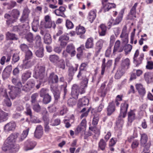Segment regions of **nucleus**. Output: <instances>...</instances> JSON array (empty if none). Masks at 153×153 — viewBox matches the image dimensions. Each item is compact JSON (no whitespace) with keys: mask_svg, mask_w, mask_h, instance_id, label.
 I'll return each instance as SVG.
<instances>
[{"mask_svg":"<svg viewBox=\"0 0 153 153\" xmlns=\"http://www.w3.org/2000/svg\"><path fill=\"white\" fill-rule=\"evenodd\" d=\"M138 4L137 2L135 3L132 7L128 15V19L131 20L136 17V8Z\"/></svg>","mask_w":153,"mask_h":153,"instance_id":"f8f14e48","label":"nucleus"},{"mask_svg":"<svg viewBox=\"0 0 153 153\" xmlns=\"http://www.w3.org/2000/svg\"><path fill=\"white\" fill-rule=\"evenodd\" d=\"M65 25L68 29H71L73 28L74 26L72 22L68 19H67L66 20Z\"/></svg>","mask_w":153,"mask_h":153,"instance_id":"0e129e2a","label":"nucleus"},{"mask_svg":"<svg viewBox=\"0 0 153 153\" xmlns=\"http://www.w3.org/2000/svg\"><path fill=\"white\" fill-rule=\"evenodd\" d=\"M132 49V46L130 44H128L125 46L124 51L126 54L130 52Z\"/></svg>","mask_w":153,"mask_h":153,"instance_id":"338daca9","label":"nucleus"},{"mask_svg":"<svg viewBox=\"0 0 153 153\" xmlns=\"http://www.w3.org/2000/svg\"><path fill=\"white\" fill-rule=\"evenodd\" d=\"M135 110H131L128 112V123H131L136 119Z\"/></svg>","mask_w":153,"mask_h":153,"instance_id":"6ab92c4d","label":"nucleus"},{"mask_svg":"<svg viewBox=\"0 0 153 153\" xmlns=\"http://www.w3.org/2000/svg\"><path fill=\"white\" fill-rule=\"evenodd\" d=\"M144 77L146 81L148 83H150L153 81V75L151 73H146L144 74Z\"/></svg>","mask_w":153,"mask_h":153,"instance_id":"bb28decb","label":"nucleus"},{"mask_svg":"<svg viewBox=\"0 0 153 153\" xmlns=\"http://www.w3.org/2000/svg\"><path fill=\"white\" fill-rule=\"evenodd\" d=\"M6 39L7 40H17L18 37L15 34L11 33L9 32L7 33L6 34Z\"/></svg>","mask_w":153,"mask_h":153,"instance_id":"4c0bfd02","label":"nucleus"},{"mask_svg":"<svg viewBox=\"0 0 153 153\" xmlns=\"http://www.w3.org/2000/svg\"><path fill=\"white\" fill-rule=\"evenodd\" d=\"M88 99L85 97H84L79 99L78 103V106L79 107L83 105H88Z\"/></svg>","mask_w":153,"mask_h":153,"instance_id":"a878e982","label":"nucleus"},{"mask_svg":"<svg viewBox=\"0 0 153 153\" xmlns=\"http://www.w3.org/2000/svg\"><path fill=\"white\" fill-rule=\"evenodd\" d=\"M36 145V143L31 140H27L25 143L24 149L25 151L33 149Z\"/></svg>","mask_w":153,"mask_h":153,"instance_id":"0eeeda50","label":"nucleus"},{"mask_svg":"<svg viewBox=\"0 0 153 153\" xmlns=\"http://www.w3.org/2000/svg\"><path fill=\"white\" fill-rule=\"evenodd\" d=\"M69 39L68 35L67 33H65L62 36H60L59 39V40L67 41Z\"/></svg>","mask_w":153,"mask_h":153,"instance_id":"774afa93","label":"nucleus"},{"mask_svg":"<svg viewBox=\"0 0 153 153\" xmlns=\"http://www.w3.org/2000/svg\"><path fill=\"white\" fill-rule=\"evenodd\" d=\"M106 60L105 58H103L102 61V65L101 66V74L103 75L104 73L105 68L106 67L107 68H109L112 65V60H109L106 63V65H105V62Z\"/></svg>","mask_w":153,"mask_h":153,"instance_id":"1a4fd4ad","label":"nucleus"},{"mask_svg":"<svg viewBox=\"0 0 153 153\" xmlns=\"http://www.w3.org/2000/svg\"><path fill=\"white\" fill-rule=\"evenodd\" d=\"M141 138L140 140V145L142 146H144L147 143L148 137L145 133L140 134Z\"/></svg>","mask_w":153,"mask_h":153,"instance_id":"cd10ccee","label":"nucleus"},{"mask_svg":"<svg viewBox=\"0 0 153 153\" xmlns=\"http://www.w3.org/2000/svg\"><path fill=\"white\" fill-rule=\"evenodd\" d=\"M127 27L126 26L123 28L120 37L123 41V43H127L128 42V34L127 33Z\"/></svg>","mask_w":153,"mask_h":153,"instance_id":"6e6552de","label":"nucleus"},{"mask_svg":"<svg viewBox=\"0 0 153 153\" xmlns=\"http://www.w3.org/2000/svg\"><path fill=\"white\" fill-rule=\"evenodd\" d=\"M19 135V133L16 132L11 134L5 141L2 147V150L4 151L9 150L12 152L17 151L19 148V146L15 143Z\"/></svg>","mask_w":153,"mask_h":153,"instance_id":"f257e3e1","label":"nucleus"},{"mask_svg":"<svg viewBox=\"0 0 153 153\" xmlns=\"http://www.w3.org/2000/svg\"><path fill=\"white\" fill-rule=\"evenodd\" d=\"M56 65V66L62 69H64L65 68V64L64 60L62 59H60L58 61V62Z\"/></svg>","mask_w":153,"mask_h":153,"instance_id":"c03bdc74","label":"nucleus"},{"mask_svg":"<svg viewBox=\"0 0 153 153\" xmlns=\"http://www.w3.org/2000/svg\"><path fill=\"white\" fill-rule=\"evenodd\" d=\"M124 13V10H122L120 11L119 16L114 20V22L116 25L118 24L122 20L123 18V16Z\"/></svg>","mask_w":153,"mask_h":153,"instance_id":"a18cd8bd","label":"nucleus"},{"mask_svg":"<svg viewBox=\"0 0 153 153\" xmlns=\"http://www.w3.org/2000/svg\"><path fill=\"white\" fill-rule=\"evenodd\" d=\"M136 87L140 94L144 95L145 94V89L142 84H137L136 85Z\"/></svg>","mask_w":153,"mask_h":153,"instance_id":"c9c22d12","label":"nucleus"},{"mask_svg":"<svg viewBox=\"0 0 153 153\" xmlns=\"http://www.w3.org/2000/svg\"><path fill=\"white\" fill-rule=\"evenodd\" d=\"M123 44L121 45L120 41L119 40H117L114 46V49L113 51V53L116 51L122 52L124 48V45Z\"/></svg>","mask_w":153,"mask_h":153,"instance_id":"2eb2a0df","label":"nucleus"},{"mask_svg":"<svg viewBox=\"0 0 153 153\" xmlns=\"http://www.w3.org/2000/svg\"><path fill=\"white\" fill-rule=\"evenodd\" d=\"M130 61L129 59L128 58L123 59L122 60L121 67L122 69L125 70L128 68L130 65Z\"/></svg>","mask_w":153,"mask_h":153,"instance_id":"4be33fe9","label":"nucleus"},{"mask_svg":"<svg viewBox=\"0 0 153 153\" xmlns=\"http://www.w3.org/2000/svg\"><path fill=\"white\" fill-rule=\"evenodd\" d=\"M78 67V66H77L75 67L73 66L69 67L68 71V75L69 76L72 77L74 75L75 73L77 70Z\"/></svg>","mask_w":153,"mask_h":153,"instance_id":"e433bc0d","label":"nucleus"},{"mask_svg":"<svg viewBox=\"0 0 153 153\" xmlns=\"http://www.w3.org/2000/svg\"><path fill=\"white\" fill-rule=\"evenodd\" d=\"M51 90L54 95L55 100H58L60 97V92L58 90L57 86L51 85Z\"/></svg>","mask_w":153,"mask_h":153,"instance_id":"aec40b11","label":"nucleus"},{"mask_svg":"<svg viewBox=\"0 0 153 153\" xmlns=\"http://www.w3.org/2000/svg\"><path fill=\"white\" fill-rule=\"evenodd\" d=\"M138 4L137 2L135 3L132 7L128 15V19L131 20L136 17V8Z\"/></svg>","mask_w":153,"mask_h":153,"instance_id":"9d476101","label":"nucleus"},{"mask_svg":"<svg viewBox=\"0 0 153 153\" xmlns=\"http://www.w3.org/2000/svg\"><path fill=\"white\" fill-rule=\"evenodd\" d=\"M29 128H27L26 130L23 131L20 137H19V141H23L27 136L28 134Z\"/></svg>","mask_w":153,"mask_h":153,"instance_id":"ea45409f","label":"nucleus"},{"mask_svg":"<svg viewBox=\"0 0 153 153\" xmlns=\"http://www.w3.org/2000/svg\"><path fill=\"white\" fill-rule=\"evenodd\" d=\"M0 95L4 97L5 98L8 97L6 90L3 88H0Z\"/></svg>","mask_w":153,"mask_h":153,"instance_id":"69168bd1","label":"nucleus"},{"mask_svg":"<svg viewBox=\"0 0 153 153\" xmlns=\"http://www.w3.org/2000/svg\"><path fill=\"white\" fill-rule=\"evenodd\" d=\"M20 14L19 11L16 9L13 10L11 13V15L12 16V17L13 18V20H14L15 19H17Z\"/></svg>","mask_w":153,"mask_h":153,"instance_id":"603ef678","label":"nucleus"},{"mask_svg":"<svg viewBox=\"0 0 153 153\" xmlns=\"http://www.w3.org/2000/svg\"><path fill=\"white\" fill-rule=\"evenodd\" d=\"M106 144V142L103 139L100 140L99 143V147L102 150H104Z\"/></svg>","mask_w":153,"mask_h":153,"instance_id":"4d7b16f0","label":"nucleus"},{"mask_svg":"<svg viewBox=\"0 0 153 153\" xmlns=\"http://www.w3.org/2000/svg\"><path fill=\"white\" fill-rule=\"evenodd\" d=\"M43 129L41 125L37 126L34 132V136L36 138H39L43 134Z\"/></svg>","mask_w":153,"mask_h":153,"instance_id":"a211bd4d","label":"nucleus"},{"mask_svg":"<svg viewBox=\"0 0 153 153\" xmlns=\"http://www.w3.org/2000/svg\"><path fill=\"white\" fill-rule=\"evenodd\" d=\"M108 0H102V3L103 5L102 10L104 12L109 11L112 8H115L116 5L113 3H110L108 2Z\"/></svg>","mask_w":153,"mask_h":153,"instance_id":"39448f33","label":"nucleus"},{"mask_svg":"<svg viewBox=\"0 0 153 153\" xmlns=\"http://www.w3.org/2000/svg\"><path fill=\"white\" fill-rule=\"evenodd\" d=\"M35 85V82L33 80H30L28 81L26 85L23 86L22 89L25 91H28L33 88Z\"/></svg>","mask_w":153,"mask_h":153,"instance_id":"4468645a","label":"nucleus"},{"mask_svg":"<svg viewBox=\"0 0 153 153\" xmlns=\"http://www.w3.org/2000/svg\"><path fill=\"white\" fill-rule=\"evenodd\" d=\"M105 41L102 39L99 40L96 43V46L97 49L100 51L102 49L103 44L105 42Z\"/></svg>","mask_w":153,"mask_h":153,"instance_id":"49530a36","label":"nucleus"},{"mask_svg":"<svg viewBox=\"0 0 153 153\" xmlns=\"http://www.w3.org/2000/svg\"><path fill=\"white\" fill-rule=\"evenodd\" d=\"M45 76V67L38 65H36L34 69L33 76L36 79L43 80Z\"/></svg>","mask_w":153,"mask_h":153,"instance_id":"f03ea898","label":"nucleus"},{"mask_svg":"<svg viewBox=\"0 0 153 153\" xmlns=\"http://www.w3.org/2000/svg\"><path fill=\"white\" fill-rule=\"evenodd\" d=\"M11 80L12 83L18 87L17 88H21L23 86L19 77H13L12 78Z\"/></svg>","mask_w":153,"mask_h":153,"instance_id":"b1692460","label":"nucleus"},{"mask_svg":"<svg viewBox=\"0 0 153 153\" xmlns=\"http://www.w3.org/2000/svg\"><path fill=\"white\" fill-rule=\"evenodd\" d=\"M36 45L35 47H39V46H43L41 42V37L39 35H37L35 38Z\"/></svg>","mask_w":153,"mask_h":153,"instance_id":"864d4df0","label":"nucleus"},{"mask_svg":"<svg viewBox=\"0 0 153 153\" xmlns=\"http://www.w3.org/2000/svg\"><path fill=\"white\" fill-rule=\"evenodd\" d=\"M39 25V22L38 20L34 21L32 24V28L33 30L35 32L37 31Z\"/></svg>","mask_w":153,"mask_h":153,"instance_id":"3c124183","label":"nucleus"},{"mask_svg":"<svg viewBox=\"0 0 153 153\" xmlns=\"http://www.w3.org/2000/svg\"><path fill=\"white\" fill-rule=\"evenodd\" d=\"M124 70L122 69L121 70L120 68H119L117 71V73L115 74V79H120L122 76L124 74Z\"/></svg>","mask_w":153,"mask_h":153,"instance_id":"5fc2aeb1","label":"nucleus"},{"mask_svg":"<svg viewBox=\"0 0 153 153\" xmlns=\"http://www.w3.org/2000/svg\"><path fill=\"white\" fill-rule=\"evenodd\" d=\"M151 146V143L150 142L148 143L146 145H145L144 147V148L143 149V153L145 152H148L150 153V151L149 150V148Z\"/></svg>","mask_w":153,"mask_h":153,"instance_id":"e2e57ef3","label":"nucleus"},{"mask_svg":"<svg viewBox=\"0 0 153 153\" xmlns=\"http://www.w3.org/2000/svg\"><path fill=\"white\" fill-rule=\"evenodd\" d=\"M44 42L46 44H50L51 43L52 40L50 34L46 33L44 36Z\"/></svg>","mask_w":153,"mask_h":153,"instance_id":"79ce46f5","label":"nucleus"},{"mask_svg":"<svg viewBox=\"0 0 153 153\" xmlns=\"http://www.w3.org/2000/svg\"><path fill=\"white\" fill-rule=\"evenodd\" d=\"M115 110V105L113 102H112L109 103L107 108V115L108 116L110 115Z\"/></svg>","mask_w":153,"mask_h":153,"instance_id":"5701e85b","label":"nucleus"},{"mask_svg":"<svg viewBox=\"0 0 153 153\" xmlns=\"http://www.w3.org/2000/svg\"><path fill=\"white\" fill-rule=\"evenodd\" d=\"M31 72L28 71H25L22 74L21 79L23 83L31 77Z\"/></svg>","mask_w":153,"mask_h":153,"instance_id":"c85d7f7f","label":"nucleus"},{"mask_svg":"<svg viewBox=\"0 0 153 153\" xmlns=\"http://www.w3.org/2000/svg\"><path fill=\"white\" fill-rule=\"evenodd\" d=\"M106 27L104 24H101L99 26V33L100 36H104L106 33Z\"/></svg>","mask_w":153,"mask_h":153,"instance_id":"72a5a7b5","label":"nucleus"},{"mask_svg":"<svg viewBox=\"0 0 153 153\" xmlns=\"http://www.w3.org/2000/svg\"><path fill=\"white\" fill-rule=\"evenodd\" d=\"M25 38L28 42L30 43L33 42L34 40L33 36L31 33H27L25 35Z\"/></svg>","mask_w":153,"mask_h":153,"instance_id":"6e6d98bb","label":"nucleus"},{"mask_svg":"<svg viewBox=\"0 0 153 153\" xmlns=\"http://www.w3.org/2000/svg\"><path fill=\"white\" fill-rule=\"evenodd\" d=\"M94 46V39L92 37L88 38L85 43V47L87 49L93 48Z\"/></svg>","mask_w":153,"mask_h":153,"instance_id":"393cba45","label":"nucleus"},{"mask_svg":"<svg viewBox=\"0 0 153 153\" xmlns=\"http://www.w3.org/2000/svg\"><path fill=\"white\" fill-rule=\"evenodd\" d=\"M39 95L37 93H35L32 94L31 97V104L35 103L37 102V98Z\"/></svg>","mask_w":153,"mask_h":153,"instance_id":"13d9d810","label":"nucleus"},{"mask_svg":"<svg viewBox=\"0 0 153 153\" xmlns=\"http://www.w3.org/2000/svg\"><path fill=\"white\" fill-rule=\"evenodd\" d=\"M49 82L50 84H52L51 85L54 86H56L54 85V84L57 83L58 81V78L57 76L53 72L51 73L48 78Z\"/></svg>","mask_w":153,"mask_h":153,"instance_id":"f3484780","label":"nucleus"},{"mask_svg":"<svg viewBox=\"0 0 153 153\" xmlns=\"http://www.w3.org/2000/svg\"><path fill=\"white\" fill-rule=\"evenodd\" d=\"M99 114H96L94 115L92 121V124L93 125L96 126L97 125L99 121Z\"/></svg>","mask_w":153,"mask_h":153,"instance_id":"bf43d9fd","label":"nucleus"},{"mask_svg":"<svg viewBox=\"0 0 153 153\" xmlns=\"http://www.w3.org/2000/svg\"><path fill=\"white\" fill-rule=\"evenodd\" d=\"M11 69L9 67H6L2 72V77L4 79L9 77L10 76Z\"/></svg>","mask_w":153,"mask_h":153,"instance_id":"2f4dec72","label":"nucleus"},{"mask_svg":"<svg viewBox=\"0 0 153 153\" xmlns=\"http://www.w3.org/2000/svg\"><path fill=\"white\" fill-rule=\"evenodd\" d=\"M66 51L68 53L71 55V56H73L75 55L76 51L75 47L72 44L67 45L66 48Z\"/></svg>","mask_w":153,"mask_h":153,"instance_id":"412c9836","label":"nucleus"},{"mask_svg":"<svg viewBox=\"0 0 153 153\" xmlns=\"http://www.w3.org/2000/svg\"><path fill=\"white\" fill-rule=\"evenodd\" d=\"M51 100V97L48 94H46L44 96L43 102L45 104H47L50 102Z\"/></svg>","mask_w":153,"mask_h":153,"instance_id":"052dcab7","label":"nucleus"},{"mask_svg":"<svg viewBox=\"0 0 153 153\" xmlns=\"http://www.w3.org/2000/svg\"><path fill=\"white\" fill-rule=\"evenodd\" d=\"M25 25H23L19 26H15L13 27V30L14 31H17L22 32L25 30Z\"/></svg>","mask_w":153,"mask_h":153,"instance_id":"de8ad7c7","label":"nucleus"},{"mask_svg":"<svg viewBox=\"0 0 153 153\" xmlns=\"http://www.w3.org/2000/svg\"><path fill=\"white\" fill-rule=\"evenodd\" d=\"M138 4L137 2L135 3L132 7L128 15V19L131 20L136 17V8Z\"/></svg>","mask_w":153,"mask_h":153,"instance_id":"9b49d317","label":"nucleus"},{"mask_svg":"<svg viewBox=\"0 0 153 153\" xmlns=\"http://www.w3.org/2000/svg\"><path fill=\"white\" fill-rule=\"evenodd\" d=\"M36 47L39 48V49L35 52L36 56L39 57H42L44 56L43 46Z\"/></svg>","mask_w":153,"mask_h":153,"instance_id":"f704fd0d","label":"nucleus"},{"mask_svg":"<svg viewBox=\"0 0 153 153\" xmlns=\"http://www.w3.org/2000/svg\"><path fill=\"white\" fill-rule=\"evenodd\" d=\"M139 54V51L138 50H136L134 54L133 59L135 65L136 66H138L142 63V61L143 59L144 54L143 53L140 54V57L138 60H137V57Z\"/></svg>","mask_w":153,"mask_h":153,"instance_id":"423d86ee","label":"nucleus"},{"mask_svg":"<svg viewBox=\"0 0 153 153\" xmlns=\"http://www.w3.org/2000/svg\"><path fill=\"white\" fill-rule=\"evenodd\" d=\"M26 109L25 113L26 114L30 116H32V112L31 109L30 108V105L28 104H26Z\"/></svg>","mask_w":153,"mask_h":153,"instance_id":"680f3d73","label":"nucleus"},{"mask_svg":"<svg viewBox=\"0 0 153 153\" xmlns=\"http://www.w3.org/2000/svg\"><path fill=\"white\" fill-rule=\"evenodd\" d=\"M80 92L78 86L76 84L74 85L72 88L71 95L73 98L77 99Z\"/></svg>","mask_w":153,"mask_h":153,"instance_id":"dca6fc26","label":"nucleus"},{"mask_svg":"<svg viewBox=\"0 0 153 153\" xmlns=\"http://www.w3.org/2000/svg\"><path fill=\"white\" fill-rule=\"evenodd\" d=\"M32 108L33 110L37 112H40L41 109V107L39 104L38 103H33L32 104Z\"/></svg>","mask_w":153,"mask_h":153,"instance_id":"09e8293b","label":"nucleus"},{"mask_svg":"<svg viewBox=\"0 0 153 153\" xmlns=\"http://www.w3.org/2000/svg\"><path fill=\"white\" fill-rule=\"evenodd\" d=\"M76 32L78 34H84L85 32V28L80 25L77 26L76 28Z\"/></svg>","mask_w":153,"mask_h":153,"instance_id":"37998d69","label":"nucleus"},{"mask_svg":"<svg viewBox=\"0 0 153 153\" xmlns=\"http://www.w3.org/2000/svg\"><path fill=\"white\" fill-rule=\"evenodd\" d=\"M128 107V103L127 101L121 104L120 113L117 121V123L120 124L121 125L123 124L124 121L122 119L126 117Z\"/></svg>","mask_w":153,"mask_h":153,"instance_id":"7ed1b4c3","label":"nucleus"},{"mask_svg":"<svg viewBox=\"0 0 153 153\" xmlns=\"http://www.w3.org/2000/svg\"><path fill=\"white\" fill-rule=\"evenodd\" d=\"M96 16V12L93 10L90 11L88 14V18L90 22L92 23L95 19Z\"/></svg>","mask_w":153,"mask_h":153,"instance_id":"7c9ffc66","label":"nucleus"},{"mask_svg":"<svg viewBox=\"0 0 153 153\" xmlns=\"http://www.w3.org/2000/svg\"><path fill=\"white\" fill-rule=\"evenodd\" d=\"M49 59L51 62L55 65L58 62V61L60 59L59 56L55 54L50 55Z\"/></svg>","mask_w":153,"mask_h":153,"instance_id":"c756f323","label":"nucleus"},{"mask_svg":"<svg viewBox=\"0 0 153 153\" xmlns=\"http://www.w3.org/2000/svg\"><path fill=\"white\" fill-rule=\"evenodd\" d=\"M19 88H17L15 86L10 85H8L9 94L12 99H15L19 93Z\"/></svg>","mask_w":153,"mask_h":153,"instance_id":"20e7f679","label":"nucleus"},{"mask_svg":"<svg viewBox=\"0 0 153 153\" xmlns=\"http://www.w3.org/2000/svg\"><path fill=\"white\" fill-rule=\"evenodd\" d=\"M16 127V124L14 122H10L6 125L4 127V130L5 132H9L14 131Z\"/></svg>","mask_w":153,"mask_h":153,"instance_id":"ddd939ff","label":"nucleus"},{"mask_svg":"<svg viewBox=\"0 0 153 153\" xmlns=\"http://www.w3.org/2000/svg\"><path fill=\"white\" fill-rule=\"evenodd\" d=\"M33 64V62L31 60L25 59L23 61V66L24 68L27 69L31 67Z\"/></svg>","mask_w":153,"mask_h":153,"instance_id":"473e14b6","label":"nucleus"},{"mask_svg":"<svg viewBox=\"0 0 153 153\" xmlns=\"http://www.w3.org/2000/svg\"><path fill=\"white\" fill-rule=\"evenodd\" d=\"M26 10H25L23 13L22 16L20 19V21L22 22H28V13L25 14V13Z\"/></svg>","mask_w":153,"mask_h":153,"instance_id":"8fccbe9b","label":"nucleus"},{"mask_svg":"<svg viewBox=\"0 0 153 153\" xmlns=\"http://www.w3.org/2000/svg\"><path fill=\"white\" fill-rule=\"evenodd\" d=\"M8 114L0 110V122H2L7 120V116Z\"/></svg>","mask_w":153,"mask_h":153,"instance_id":"58836bf2","label":"nucleus"},{"mask_svg":"<svg viewBox=\"0 0 153 153\" xmlns=\"http://www.w3.org/2000/svg\"><path fill=\"white\" fill-rule=\"evenodd\" d=\"M88 82V79L87 78H85L83 79L82 81L81 82V85L82 86V92H80L81 94L85 92V91L83 89V88L87 87Z\"/></svg>","mask_w":153,"mask_h":153,"instance_id":"a19ab883","label":"nucleus"}]
</instances>
